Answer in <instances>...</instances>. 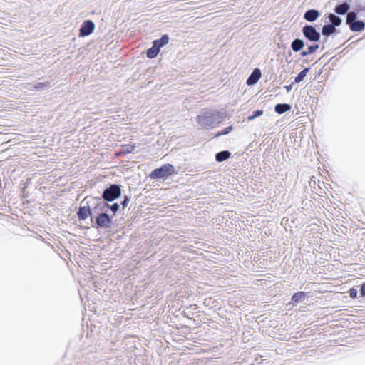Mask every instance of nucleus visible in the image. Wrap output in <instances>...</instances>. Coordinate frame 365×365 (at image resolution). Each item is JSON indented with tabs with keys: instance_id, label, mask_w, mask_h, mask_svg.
Masks as SVG:
<instances>
[{
	"instance_id": "obj_6",
	"label": "nucleus",
	"mask_w": 365,
	"mask_h": 365,
	"mask_svg": "<svg viewBox=\"0 0 365 365\" xmlns=\"http://www.w3.org/2000/svg\"><path fill=\"white\" fill-rule=\"evenodd\" d=\"M302 32L304 36L311 42H317L321 37L320 33L312 25H305L302 27Z\"/></svg>"
},
{
	"instance_id": "obj_13",
	"label": "nucleus",
	"mask_w": 365,
	"mask_h": 365,
	"mask_svg": "<svg viewBox=\"0 0 365 365\" xmlns=\"http://www.w3.org/2000/svg\"><path fill=\"white\" fill-rule=\"evenodd\" d=\"M169 42V36L167 34L163 35L160 38L153 41V43L160 50V48L167 45Z\"/></svg>"
},
{
	"instance_id": "obj_21",
	"label": "nucleus",
	"mask_w": 365,
	"mask_h": 365,
	"mask_svg": "<svg viewBox=\"0 0 365 365\" xmlns=\"http://www.w3.org/2000/svg\"><path fill=\"white\" fill-rule=\"evenodd\" d=\"M309 71V68H306L303 69L302 71H300L294 78L295 83H299L301 81H302L304 79V78L307 76Z\"/></svg>"
},
{
	"instance_id": "obj_18",
	"label": "nucleus",
	"mask_w": 365,
	"mask_h": 365,
	"mask_svg": "<svg viewBox=\"0 0 365 365\" xmlns=\"http://www.w3.org/2000/svg\"><path fill=\"white\" fill-rule=\"evenodd\" d=\"M328 19L330 22L329 24L332 25L334 27L340 26L342 22L341 19L334 14H329L328 15Z\"/></svg>"
},
{
	"instance_id": "obj_29",
	"label": "nucleus",
	"mask_w": 365,
	"mask_h": 365,
	"mask_svg": "<svg viewBox=\"0 0 365 365\" xmlns=\"http://www.w3.org/2000/svg\"><path fill=\"white\" fill-rule=\"evenodd\" d=\"M130 200V197H128V196H127V195H125V196H124V197H123V202H121V205H122L123 209H125V208L128 206V203H129Z\"/></svg>"
},
{
	"instance_id": "obj_11",
	"label": "nucleus",
	"mask_w": 365,
	"mask_h": 365,
	"mask_svg": "<svg viewBox=\"0 0 365 365\" xmlns=\"http://www.w3.org/2000/svg\"><path fill=\"white\" fill-rule=\"evenodd\" d=\"M350 8V6L348 3L344 2L341 4L336 6L334 8V11L339 15H344L347 14Z\"/></svg>"
},
{
	"instance_id": "obj_28",
	"label": "nucleus",
	"mask_w": 365,
	"mask_h": 365,
	"mask_svg": "<svg viewBox=\"0 0 365 365\" xmlns=\"http://www.w3.org/2000/svg\"><path fill=\"white\" fill-rule=\"evenodd\" d=\"M349 293L351 298L355 299L357 297L358 290L357 289L353 287L349 291Z\"/></svg>"
},
{
	"instance_id": "obj_24",
	"label": "nucleus",
	"mask_w": 365,
	"mask_h": 365,
	"mask_svg": "<svg viewBox=\"0 0 365 365\" xmlns=\"http://www.w3.org/2000/svg\"><path fill=\"white\" fill-rule=\"evenodd\" d=\"M233 127L232 125L228 126L225 128L223 130L218 132L217 134H215V137L217 138L224 135L229 134L231 131H232Z\"/></svg>"
},
{
	"instance_id": "obj_26",
	"label": "nucleus",
	"mask_w": 365,
	"mask_h": 365,
	"mask_svg": "<svg viewBox=\"0 0 365 365\" xmlns=\"http://www.w3.org/2000/svg\"><path fill=\"white\" fill-rule=\"evenodd\" d=\"M319 48V46L318 44H314V45L309 46L307 48V51L309 54H312V53H314L317 50H318Z\"/></svg>"
},
{
	"instance_id": "obj_8",
	"label": "nucleus",
	"mask_w": 365,
	"mask_h": 365,
	"mask_svg": "<svg viewBox=\"0 0 365 365\" xmlns=\"http://www.w3.org/2000/svg\"><path fill=\"white\" fill-rule=\"evenodd\" d=\"M95 29L94 23L91 20L85 21L80 29H79V36H87L91 34Z\"/></svg>"
},
{
	"instance_id": "obj_2",
	"label": "nucleus",
	"mask_w": 365,
	"mask_h": 365,
	"mask_svg": "<svg viewBox=\"0 0 365 365\" xmlns=\"http://www.w3.org/2000/svg\"><path fill=\"white\" fill-rule=\"evenodd\" d=\"M120 195L121 186L117 184H111L103 190L101 199L106 202H112L119 198Z\"/></svg>"
},
{
	"instance_id": "obj_15",
	"label": "nucleus",
	"mask_w": 365,
	"mask_h": 365,
	"mask_svg": "<svg viewBox=\"0 0 365 365\" xmlns=\"http://www.w3.org/2000/svg\"><path fill=\"white\" fill-rule=\"evenodd\" d=\"M349 26L351 31H361L365 27V24L362 21L357 20L350 24Z\"/></svg>"
},
{
	"instance_id": "obj_3",
	"label": "nucleus",
	"mask_w": 365,
	"mask_h": 365,
	"mask_svg": "<svg viewBox=\"0 0 365 365\" xmlns=\"http://www.w3.org/2000/svg\"><path fill=\"white\" fill-rule=\"evenodd\" d=\"M90 200H93V197H86L81 202V205L77 212V216L79 220H84L89 216L93 218V212L91 208Z\"/></svg>"
},
{
	"instance_id": "obj_17",
	"label": "nucleus",
	"mask_w": 365,
	"mask_h": 365,
	"mask_svg": "<svg viewBox=\"0 0 365 365\" xmlns=\"http://www.w3.org/2000/svg\"><path fill=\"white\" fill-rule=\"evenodd\" d=\"M230 155H231V153L230 151L222 150V151L217 153L215 155V160L217 162L221 163V162H223V161L227 160L230 157Z\"/></svg>"
},
{
	"instance_id": "obj_32",
	"label": "nucleus",
	"mask_w": 365,
	"mask_h": 365,
	"mask_svg": "<svg viewBox=\"0 0 365 365\" xmlns=\"http://www.w3.org/2000/svg\"><path fill=\"white\" fill-rule=\"evenodd\" d=\"M284 88L287 90V92L290 91L292 88V85L285 86Z\"/></svg>"
},
{
	"instance_id": "obj_19",
	"label": "nucleus",
	"mask_w": 365,
	"mask_h": 365,
	"mask_svg": "<svg viewBox=\"0 0 365 365\" xmlns=\"http://www.w3.org/2000/svg\"><path fill=\"white\" fill-rule=\"evenodd\" d=\"M160 50L153 43V46L147 50L146 55L149 58H154L158 54Z\"/></svg>"
},
{
	"instance_id": "obj_7",
	"label": "nucleus",
	"mask_w": 365,
	"mask_h": 365,
	"mask_svg": "<svg viewBox=\"0 0 365 365\" xmlns=\"http://www.w3.org/2000/svg\"><path fill=\"white\" fill-rule=\"evenodd\" d=\"M112 224V219L108 212H103L96 217V227L97 228H109Z\"/></svg>"
},
{
	"instance_id": "obj_25",
	"label": "nucleus",
	"mask_w": 365,
	"mask_h": 365,
	"mask_svg": "<svg viewBox=\"0 0 365 365\" xmlns=\"http://www.w3.org/2000/svg\"><path fill=\"white\" fill-rule=\"evenodd\" d=\"M262 114H263V110H257L253 112L252 115H251L247 117V120L249 121L253 120L256 118L262 115Z\"/></svg>"
},
{
	"instance_id": "obj_1",
	"label": "nucleus",
	"mask_w": 365,
	"mask_h": 365,
	"mask_svg": "<svg viewBox=\"0 0 365 365\" xmlns=\"http://www.w3.org/2000/svg\"><path fill=\"white\" fill-rule=\"evenodd\" d=\"M224 119V113L217 110H207L197 118L198 124L207 130L217 127Z\"/></svg>"
},
{
	"instance_id": "obj_16",
	"label": "nucleus",
	"mask_w": 365,
	"mask_h": 365,
	"mask_svg": "<svg viewBox=\"0 0 365 365\" xmlns=\"http://www.w3.org/2000/svg\"><path fill=\"white\" fill-rule=\"evenodd\" d=\"M291 106L287 103H278L274 107V110L279 114H283L291 109Z\"/></svg>"
},
{
	"instance_id": "obj_20",
	"label": "nucleus",
	"mask_w": 365,
	"mask_h": 365,
	"mask_svg": "<svg viewBox=\"0 0 365 365\" xmlns=\"http://www.w3.org/2000/svg\"><path fill=\"white\" fill-rule=\"evenodd\" d=\"M306 297V294L303 292H298L294 294L292 297V301L294 304H297L304 299Z\"/></svg>"
},
{
	"instance_id": "obj_22",
	"label": "nucleus",
	"mask_w": 365,
	"mask_h": 365,
	"mask_svg": "<svg viewBox=\"0 0 365 365\" xmlns=\"http://www.w3.org/2000/svg\"><path fill=\"white\" fill-rule=\"evenodd\" d=\"M357 21V14L355 11L347 12L346 23L347 25H350L354 21Z\"/></svg>"
},
{
	"instance_id": "obj_27",
	"label": "nucleus",
	"mask_w": 365,
	"mask_h": 365,
	"mask_svg": "<svg viewBox=\"0 0 365 365\" xmlns=\"http://www.w3.org/2000/svg\"><path fill=\"white\" fill-rule=\"evenodd\" d=\"M119 208H120V205L117 202H115V203L112 204L111 205H109V209L111 210L113 215H115L117 213V212L119 210Z\"/></svg>"
},
{
	"instance_id": "obj_12",
	"label": "nucleus",
	"mask_w": 365,
	"mask_h": 365,
	"mask_svg": "<svg viewBox=\"0 0 365 365\" xmlns=\"http://www.w3.org/2000/svg\"><path fill=\"white\" fill-rule=\"evenodd\" d=\"M336 32V27L333 26L330 24H325L323 26L322 29V34L324 36H326V38L329 36L330 35L334 34Z\"/></svg>"
},
{
	"instance_id": "obj_10",
	"label": "nucleus",
	"mask_w": 365,
	"mask_h": 365,
	"mask_svg": "<svg viewBox=\"0 0 365 365\" xmlns=\"http://www.w3.org/2000/svg\"><path fill=\"white\" fill-rule=\"evenodd\" d=\"M320 16V13L317 9H309L304 14V19L309 22L317 20Z\"/></svg>"
},
{
	"instance_id": "obj_9",
	"label": "nucleus",
	"mask_w": 365,
	"mask_h": 365,
	"mask_svg": "<svg viewBox=\"0 0 365 365\" xmlns=\"http://www.w3.org/2000/svg\"><path fill=\"white\" fill-rule=\"evenodd\" d=\"M262 73L259 68H255L247 80V84L249 86L255 85L261 78Z\"/></svg>"
},
{
	"instance_id": "obj_23",
	"label": "nucleus",
	"mask_w": 365,
	"mask_h": 365,
	"mask_svg": "<svg viewBox=\"0 0 365 365\" xmlns=\"http://www.w3.org/2000/svg\"><path fill=\"white\" fill-rule=\"evenodd\" d=\"M51 83L49 82H43V83H37L34 84V88L36 90H46L50 88Z\"/></svg>"
},
{
	"instance_id": "obj_14",
	"label": "nucleus",
	"mask_w": 365,
	"mask_h": 365,
	"mask_svg": "<svg viewBox=\"0 0 365 365\" xmlns=\"http://www.w3.org/2000/svg\"><path fill=\"white\" fill-rule=\"evenodd\" d=\"M304 46V42L302 39L295 38L291 43V48L294 52L301 51Z\"/></svg>"
},
{
	"instance_id": "obj_31",
	"label": "nucleus",
	"mask_w": 365,
	"mask_h": 365,
	"mask_svg": "<svg viewBox=\"0 0 365 365\" xmlns=\"http://www.w3.org/2000/svg\"><path fill=\"white\" fill-rule=\"evenodd\" d=\"M308 55H309L308 53H307V51H303L300 53V56L302 57H305V56H307Z\"/></svg>"
},
{
	"instance_id": "obj_4",
	"label": "nucleus",
	"mask_w": 365,
	"mask_h": 365,
	"mask_svg": "<svg viewBox=\"0 0 365 365\" xmlns=\"http://www.w3.org/2000/svg\"><path fill=\"white\" fill-rule=\"evenodd\" d=\"M175 173V168L171 164H165L158 168L153 170L149 175L152 179L166 178Z\"/></svg>"
},
{
	"instance_id": "obj_5",
	"label": "nucleus",
	"mask_w": 365,
	"mask_h": 365,
	"mask_svg": "<svg viewBox=\"0 0 365 365\" xmlns=\"http://www.w3.org/2000/svg\"><path fill=\"white\" fill-rule=\"evenodd\" d=\"M93 200H90L91 202H93L90 203L91 206L93 207L91 209L93 212V216L94 215H96L97 216L103 212H108L109 210V205L108 202H105L101 197H93Z\"/></svg>"
},
{
	"instance_id": "obj_30",
	"label": "nucleus",
	"mask_w": 365,
	"mask_h": 365,
	"mask_svg": "<svg viewBox=\"0 0 365 365\" xmlns=\"http://www.w3.org/2000/svg\"><path fill=\"white\" fill-rule=\"evenodd\" d=\"M361 297H365V282L361 284Z\"/></svg>"
}]
</instances>
